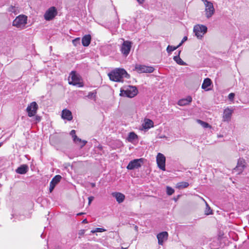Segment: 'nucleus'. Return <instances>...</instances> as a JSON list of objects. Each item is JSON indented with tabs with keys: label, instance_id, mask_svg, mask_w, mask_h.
I'll return each instance as SVG.
<instances>
[{
	"label": "nucleus",
	"instance_id": "f257e3e1",
	"mask_svg": "<svg viewBox=\"0 0 249 249\" xmlns=\"http://www.w3.org/2000/svg\"><path fill=\"white\" fill-rule=\"evenodd\" d=\"M108 76L109 79L113 81L117 82H123L124 78H129V74L126 71L122 68H117L108 73Z\"/></svg>",
	"mask_w": 249,
	"mask_h": 249
},
{
	"label": "nucleus",
	"instance_id": "f03ea898",
	"mask_svg": "<svg viewBox=\"0 0 249 249\" xmlns=\"http://www.w3.org/2000/svg\"><path fill=\"white\" fill-rule=\"evenodd\" d=\"M68 80L70 85L76 86L78 87H83L84 86L80 76L75 71H72L71 72Z\"/></svg>",
	"mask_w": 249,
	"mask_h": 249
},
{
	"label": "nucleus",
	"instance_id": "7ed1b4c3",
	"mask_svg": "<svg viewBox=\"0 0 249 249\" xmlns=\"http://www.w3.org/2000/svg\"><path fill=\"white\" fill-rule=\"evenodd\" d=\"M27 23V17L24 15H20L17 17L13 20L12 25L18 28L23 29Z\"/></svg>",
	"mask_w": 249,
	"mask_h": 249
},
{
	"label": "nucleus",
	"instance_id": "20e7f679",
	"mask_svg": "<svg viewBox=\"0 0 249 249\" xmlns=\"http://www.w3.org/2000/svg\"><path fill=\"white\" fill-rule=\"evenodd\" d=\"M138 90L136 87L129 86L126 89L121 90L120 95L133 98L138 94Z\"/></svg>",
	"mask_w": 249,
	"mask_h": 249
},
{
	"label": "nucleus",
	"instance_id": "39448f33",
	"mask_svg": "<svg viewBox=\"0 0 249 249\" xmlns=\"http://www.w3.org/2000/svg\"><path fill=\"white\" fill-rule=\"evenodd\" d=\"M193 31L196 36L200 39L207 32V27L205 25L198 24L194 26Z\"/></svg>",
	"mask_w": 249,
	"mask_h": 249
},
{
	"label": "nucleus",
	"instance_id": "423d86ee",
	"mask_svg": "<svg viewBox=\"0 0 249 249\" xmlns=\"http://www.w3.org/2000/svg\"><path fill=\"white\" fill-rule=\"evenodd\" d=\"M57 14L56 8L53 6L51 7L45 12L44 15V18L47 21L51 20L56 16Z\"/></svg>",
	"mask_w": 249,
	"mask_h": 249
},
{
	"label": "nucleus",
	"instance_id": "0eeeda50",
	"mask_svg": "<svg viewBox=\"0 0 249 249\" xmlns=\"http://www.w3.org/2000/svg\"><path fill=\"white\" fill-rule=\"evenodd\" d=\"M143 159L142 158L139 159H135L129 162L127 165L126 168L128 170H133L138 169L140 167L143 162Z\"/></svg>",
	"mask_w": 249,
	"mask_h": 249
},
{
	"label": "nucleus",
	"instance_id": "6e6552de",
	"mask_svg": "<svg viewBox=\"0 0 249 249\" xmlns=\"http://www.w3.org/2000/svg\"><path fill=\"white\" fill-rule=\"evenodd\" d=\"M38 109V105L36 102H32L26 108L29 117H31L36 115Z\"/></svg>",
	"mask_w": 249,
	"mask_h": 249
},
{
	"label": "nucleus",
	"instance_id": "1a4fd4ad",
	"mask_svg": "<svg viewBox=\"0 0 249 249\" xmlns=\"http://www.w3.org/2000/svg\"><path fill=\"white\" fill-rule=\"evenodd\" d=\"M132 47V43L129 41H124L121 48V51L123 54L127 56L130 53Z\"/></svg>",
	"mask_w": 249,
	"mask_h": 249
},
{
	"label": "nucleus",
	"instance_id": "9d476101",
	"mask_svg": "<svg viewBox=\"0 0 249 249\" xmlns=\"http://www.w3.org/2000/svg\"><path fill=\"white\" fill-rule=\"evenodd\" d=\"M136 70L140 73H152L154 71V68L151 66H146L142 65H136Z\"/></svg>",
	"mask_w": 249,
	"mask_h": 249
},
{
	"label": "nucleus",
	"instance_id": "9b49d317",
	"mask_svg": "<svg viewBox=\"0 0 249 249\" xmlns=\"http://www.w3.org/2000/svg\"><path fill=\"white\" fill-rule=\"evenodd\" d=\"M157 163L159 168L163 170H165V157L161 153H159L157 156Z\"/></svg>",
	"mask_w": 249,
	"mask_h": 249
},
{
	"label": "nucleus",
	"instance_id": "f8f14e48",
	"mask_svg": "<svg viewBox=\"0 0 249 249\" xmlns=\"http://www.w3.org/2000/svg\"><path fill=\"white\" fill-rule=\"evenodd\" d=\"M205 12L207 18H209L212 16L214 13V9L213 8V4L212 2L205 0Z\"/></svg>",
	"mask_w": 249,
	"mask_h": 249
},
{
	"label": "nucleus",
	"instance_id": "ddd939ff",
	"mask_svg": "<svg viewBox=\"0 0 249 249\" xmlns=\"http://www.w3.org/2000/svg\"><path fill=\"white\" fill-rule=\"evenodd\" d=\"M71 135L73 138V140L74 142L79 145L80 148L83 147L86 144L87 141H83L81 139H79L75 135V131L74 130H72L70 132Z\"/></svg>",
	"mask_w": 249,
	"mask_h": 249
},
{
	"label": "nucleus",
	"instance_id": "4468645a",
	"mask_svg": "<svg viewBox=\"0 0 249 249\" xmlns=\"http://www.w3.org/2000/svg\"><path fill=\"white\" fill-rule=\"evenodd\" d=\"M61 178L62 177L59 175L55 176L53 178L50 183L49 191L50 193L53 191L56 185L60 181Z\"/></svg>",
	"mask_w": 249,
	"mask_h": 249
},
{
	"label": "nucleus",
	"instance_id": "2eb2a0df",
	"mask_svg": "<svg viewBox=\"0 0 249 249\" xmlns=\"http://www.w3.org/2000/svg\"><path fill=\"white\" fill-rule=\"evenodd\" d=\"M168 234L167 231H162L158 233L157 237L158 240V244L160 245H162L163 242L167 240Z\"/></svg>",
	"mask_w": 249,
	"mask_h": 249
},
{
	"label": "nucleus",
	"instance_id": "dca6fc26",
	"mask_svg": "<svg viewBox=\"0 0 249 249\" xmlns=\"http://www.w3.org/2000/svg\"><path fill=\"white\" fill-rule=\"evenodd\" d=\"M245 167V161L243 159L240 158L238 160L237 165L235 168L234 171L238 172V174L241 173Z\"/></svg>",
	"mask_w": 249,
	"mask_h": 249
},
{
	"label": "nucleus",
	"instance_id": "f3484780",
	"mask_svg": "<svg viewBox=\"0 0 249 249\" xmlns=\"http://www.w3.org/2000/svg\"><path fill=\"white\" fill-rule=\"evenodd\" d=\"M62 118L64 120L71 121L72 119L71 112L67 109H64L62 111Z\"/></svg>",
	"mask_w": 249,
	"mask_h": 249
},
{
	"label": "nucleus",
	"instance_id": "a211bd4d",
	"mask_svg": "<svg viewBox=\"0 0 249 249\" xmlns=\"http://www.w3.org/2000/svg\"><path fill=\"white\" fill-rule=\"evenodd\" d=\"M192 101V98L190 96H188L186 98L179 100L178 104L180 106H184L189 105Z\"/></svg>",
	"mask_w": 249,
	"mask_h": 249
},
{
	"label": "nucleus",
	"instance_id": "6ab92c4d",
	"mask_svg": "<svg viewBox=\"0 0 249 249\" xmlns=\"http://www.w3.org/2000/svg\"><path fill=\"white\" fill-rule=\"evenodd\" d=\"M28 169V166L27 164H22L16 170V172L18 174L22 175L26 174Z\"/></svg>",
	"mask_w": 249,
	"mask_h": 249
},
{
	"label": "nucleus",
	"instance_id": "aec40b11",
	"mask_svg": "<svg viewBox=\"0 0 249 249\" xmlns=\"http://www.w3.org/2000/svg\"><path fill=\"white\" fill-rule=\"evenodd\" d=\"M112 196L116 198L119 203L123 202L125 198L124 195L121 193H113Z\"/></svg>",
	"mask_w": 249,
	"mask_h": 249
},
{
	"label": "nucleus",
	"instance_id": "412c9836",
	"mask_svg": "<svg viewBox=\"0 0 249 249\" xmlns=\"http://www.w3.org/2000/svg\"><path fill=\"white\" fill-rule=\"evenodd\" d=\"M232 110L229 108L224 110L223 114V119L224 121H229L231 118Z\"/></svg>",
	"mask_w": 249,
	"mask_h": 249
},
{
	"label": "nucleus",
	"instance_id": "4be33fe9",
	"mask_svg": "<svg viewBox=\"0 0 249 249\" xmlns=\"http://www.w3.org/2000/svg\"><path fill=\"white\" fill-rule=\"evenodd\" d=\"M91 36L89 35L84 36L82 38V45L85 47L88 46L90 43Z\"/></svg>",
	"mask_w": 249,
	"mask_h": 249
},
{
	"label": "nucleus",
	"instance_id": "5701e85b",
	"mask_svg": "<svg viewBox=\"0 0 249 249\" xmlns=\"http://www.w3.org/2000/svg\"><path fill=\"white\" fill-rule=\"evenodd\" d=\"M153 122L152 120L148 119H145L144 122L142 124V127L145 129H148L153 127Z\"/></svg>",
	"mask_w": 249,
	"mask_h": 249
},
{
	"label": "nucleus",
	"instance_id": "b1692460",
	"mask_svg": "<svg viewBox=\"0 0 249 249\" xmlns=\"http://www.w3.org/2000/svg\"><path fill=\"white\" fill-rule=\"evenodd\" d=\"M211 84H212L211 80L209 78H205L202 84L201 88L202 89L207 91L209 90L208 88L209 87H210Z\"/></svg>",
	"mask_w": 249,
	"mask_h": 249
},
{
	"label": "nucleus",
	"instance_id": "393cba45",
	"mask_svg": "<svg viewBox=\"0 0 249 249\" xmlns=\"http://www.w3.org/2000/svg\"><path fill=\"white\" fill-rule=\"evenodd\" d=\"M180 53V51L178 52V55L176 56H174L173 59L176 62L180 65H183L185 66L186 65V63L184 62L180 57L179 54Z\"/></svg>",
	"mask_w": 249,
	"mask_h": 249
},
{
	"label": "nucleus",
	"instance_id": "a878e982",
	"mask_svg": "<svg viewBox=\"0 0 249 249\" xmlns=\"http://www.w3.org/2000/svg\"><path fill=\"white\" fill-rule=\"evenodd\" d=\"M189 186V183L187 182H180L177 184L176 187L179 189L187 188Z\"/></svg>",
	"mask_w": 249,
	"mask_h": 249
},
{
	"label": "nucleus",
	"instance_id": "bb28decb",
	"mask_svg": "<svg viewBox=\"0 0 249 249\" xmlns=\"http://www.w3.org/2000/svg\"><path fill=\"white\" fill-rule=\"evenodd\" d=\"M137 138V135L133 132H130L129 133L127 140L129 142H132L133 140Z\"/></svg>",
	"mask_w": 249,
	"mask_h": 249
},
{
	"label": "nucleus",
	"instance_id": "cd10ccee",
	"mask_svg": "<svg viewBox=\"0 0 249 249\" xmlns=\"http://www.w3.org/2000/svg\"><path fill=\"white\" fill-rule=\"evenodd\" d=\"M178 47H178V46H176V47H174V46H173L168 45L167 46V47L166 51H167V52L168 53H170L172 52H173V51H175V50H176Z\"/></svg>",
	"mask_w": 249,
	"mask_h": 249
},
{
	"label": "nucleus",
	"instance_id": "c85d7f7f",
	"mask_svg": "<svg viewBox=\"0 0 249 249\" xmlns=\"http://www.w3.org/2000/svg\"><path fill=\"white\" fill-rule=\"evenodd\" d=\"M96 94V92L95 91H92V92H89L88 95L87 96V97L88 98H89V99H93L95 100Z\"/></svg>",
	"mask_w": 249,
	"mask_h": 249
},
{
	"label": "nucleus",
	"instance_id": "c756f323",
	"mask_svg": "<svg viewBox=\"0 0 249 249\" xmlns=\"http://www.w3.org/2000/svg\"><path fill=\"white\" fill-rule=\"evenodd\" d=\"M175 191L171 187L167 186L166 187V193L169 196L172 195Z\"/></svg>",
	"mask_w": 249,
	"mask_h": 249
},
{
	"label": "nucleus",
	"instance_id": "7c9ffc66",
	"mask_svg": "<svg viewBox=\"0 0 249 249\" xmlns=\"http://www.w3.org/2000/svg\"><path fill=\"white\" fill-rule=\"evenodd\" d=\"M198 122L204 127V128H208L210 127L209 124L201 120H198Z\"/></svg>",
	"mask_w": 249,
	"mask_h": 249
},
{
	"label": "nucleus",
	"instance_id": "2f4dec72",
	"mask_svg": "<svg viewBox=\"0 0 249 249\" xmlns=\"http://www.w3.org/2000/svg\"><path fill=\"white\" fill-rule=\"evenodd\" d=\"M212 212V211L211 210L210 207L209 206L207 203H206V210L205 211V213L206 215H209L210 214H211Z\"/></svg>",
	"mask_w": 249,
	"mask_h": 249
},
{
	"label": "nucleus",
	"instance_id": "473e14b6",
	"mask_svg": "<svg viewBox=\"0 0 249 249\" xmlns=\"http://www.w3.org/2000/svg\"><path fill=\"white\" fill-rule=\"evenodd\" d=\"M105 230L103 228H96L94 230H92L91 231V232L94 233L96 232H103Z\"/></svg>",
	"mask_w": 249,
	"mask_h": 249
},
{
	"label": "nucleus",
	"instance_id": "72a5a7b5",
	"mask_svg": "<svg viewBox=\"0 0 249 249\" xmlns=\"http://www.w3.org/2000/svg\"><path fill=\"white\" fill-rule=\"evenodd\" d=\"M80 38L77 37L72 40V43L74 46H77L78 44H80Z\"/></svg>",
	"mask_w": 249,
	"mask_h": 249
},
{
	"label": "nucleus",
	"instance_id": "f704fd0d",
	"mask_svg": "<svg viewBox=\"0 0 249 249\" xmlns=\"http://www.w3.org/2000/svg\"><path fill=\"white\" fill-rule=\"evenodd\" d=\"M235 94L234 93H231L228 95L229 99L230 101H232L234 98Z\"/></svg>",
	"mask_w": 249,
	"mask_h": 249
},
{
	"label": "nucleus",
	"instance_id": "c9c22d12",
	"mask_svg": "<svg viewBox=\"0 0 249 249\" xmlns=\"http://www.w3.org/2000/svg\"><path fill=\"white\" fill-rule=\"evenodd\" d=\"M187 40V36H184L183 39H182L181 42L178 45V47H180L182 44L185 41H186Z\"/></svg>",
	"mask_w": 249,
	"mask_h": 249
},
{
	"label": "nucleus",
	"instance_id": "e433bc0d",
	"mask_svg": "<svg viewBox=\"0 0 249 249\" xmlns=\"http://www.w3.org/2000/svg\"><path fill=\"white\" fill-rule=\"evenodd\" d=\"M15 11V7L14 6H11L9 8V11L11 12H14Z\"/></svg>",
	"mask_w": 249,
	"mask_h": 249
},
{
	"label": "nucleus",
	"instance_id": "4c0bfd02",
	"mask_svg": "<svg viewBox=\"0 0 249 249\" xmlns=\"http://www.w3.org/2000/svg\"><path fill=\"white\" fill-rule=\"evenodd\" d=\"M94 197L93 196H89L88 198L89 199V205L91 201L93 200Z\"/></svg>",
	"mask_w": 249,
	"mask_h": 249
},
{
	"label": "nucleus",
	"instance_id": "58836bf2",
	"mask_svg": "<svg viewBox=\"0 0 249 249\" xmlns=\"http://www.w3.org/2000/svg\"><path fill=\"white\" fill-rule=\"evenodd\" d=\"M137 1L140 4H142L144 2L145 0H137Z\"/></svg>",
	"mask_w": 249,
	"mask_h": 249
},
{
	"label": "nucleus",
	"instance_id": "ea45409f",
	"mask_svg": "<svg viewBox=\"0 0 249 249\" xmlns=\"http://www.w3.org/2000/svg\"><path fill=\"white\" fill-rule=\"evenodd\" d=\"M36 120L37 121H40V117H39V116H36Z\"/></svg>",
	"mask_w": 249,
	"mask_h": 249
},
{
	"label": "nucleus",
	"instance_id": "a19ab883",
	"mask_svg": "<svg viewBox=\"0 0 249 249\" xmlns=\"http://www.w3.org/2000/svg\"><path fill=\"white\" fill-rule=\"evenodd\" d=\"M82 223H88V221H87V219H84V220H83Z\"/></svg>",
	"mask_w": 249,
	"mask_h": 249
},
{
	"label": "nucleus",
	"instance_id": "79ce46f5",
	"mask_svg": "<svg viewBox=\"0 0 249 249\" xmlns=\"http://www.w3.org/2000/svg\"><path fill=\"white\" fill-rule=\"evenodd\" d=\"M82 214H83V213H79L77 214V215H81Z\"/></svg>",
	"mask_w": 249,
	"mask_h": 249
},
{
	"label": "nucleus",
	"instance_id": "37998d69",
	"mask_svg": "<svg viewBox=\"0 0 249 249\" xmlns=\"http://www.w3.org/2000/svg\"><path fill=\"white\" fill-rule=\"evenodd\" d=\"M92 187H94L95 186V184L94 183H92Z\"/></svg>",
	"mask_w": 249,
	"mask_h": 249
},
{
	"label": "nucleus",
	"instance_id": "c03bdc74",
	"mask_svg": "<svg viewBox=\"0 0 249 249\" xmlns=\"http://www.w3.org/2000/svg\"><path fill=\"white\" fill-rule=\"evenodd\" d=\"M137 229V226H136V227H135V229Z\"/></svg>",
	"mask_w": 249,
	"mask_h": 249
}]
</instances>
